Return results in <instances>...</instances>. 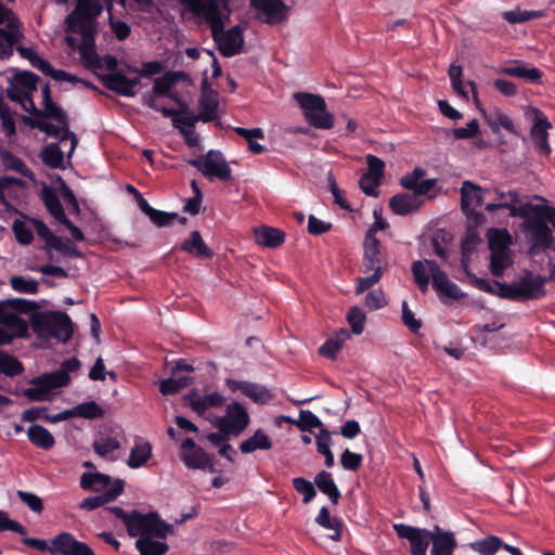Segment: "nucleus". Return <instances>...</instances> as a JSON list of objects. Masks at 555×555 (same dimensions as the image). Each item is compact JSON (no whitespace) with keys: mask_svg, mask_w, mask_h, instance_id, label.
Returning a JSON list of instances; mask_svg holds the SVG:
<instances>
[{"mask_svg":"<svg viewBox=\"0 0 555 555\" xmlns=\"http://www.w3.org/2000/svg\"><path fill=\"white\" fill-rule=\"evenodd\" d=\"M509 203L487 204L485 210L489 214L500 209H507L511 217H520L524 219V230L529 234L531 242L530 253L534 254V249H550L554 246V237L550 227L547 225L550 216V207L544 205H533L525 203L520 206V196L517 192H509Z\"/></svg>","mask_w":555,"mask_h":555,"instance_id":"obj_1","label":"nucleus"},{"mask_svg":"<svg viewBox=\"0 0 555 555\" xmlns=\"http://www.w3.org/2000/svg\"><path fill=\"white\" fill-rule=\"evenodd\" d=\"M107 509L124 522L130 537L165 539L168 534L173 533L172 525L163 520L157 512L142 514L134 509L127 513L119 506H112Z\"/></svg>","mask_w":555,"mask_h":555,"instance_id":"obj_2","label":"nucleus"},{"mask_svg":"<svg viewBox=\"0 0 555 555\" xmlns=\"http://www.w3.org/2000/svg\"><path fill=\"white\" fill-rule=\"evenodd\" d=\"M361 269L366 276H359L356 280V294H362L375 286L388 270L386 253L383 250L379 240L363 241V256Z\"/></svg>","mask_w":555,"mask_h":555,"instance_id":"obj_3","label":"nucleus"},{"mask_svg":"<svg viewBox=\"0 0 555 555\" xmlns=\"http://www.w3.org/2000/svg\"><path fill=\"white\" fill-rule=\"evenodd\" d=\"M33 331L39 338L68 341L74 333L69 315L61 311L34 312L30 317Z\"/></svg>","mask_w":555,"mask_h":555,"instance_id":"obj_4","label":"nucleus"},{"mask_svg":"<svg viewBox=\"0 0 555 555\" xmlns=\"http://www.w3.org/2000/svg\"><path fill=\"white\" fill-rule=\"evenodd\" d=\"M547 283V278L541 274L533 275L529 270H526L524 275L514 283H503L494 281L499 287V296L513 301L537 300L545 296L544 286Z\"/></svg>","mask_w":555,"mask_h":555,"instance_id":"obj_5","label":"nucleus"},{"mask_svg":"<svg viewBox=\"0 0 555 555\" xmlns=\"http://www.w3.org/2000/svg\"><path fill=\"white\" fill-rule=\"evenodd\" d=\"M310 126L319 129L333 127V116L326 111V103L319 94L297 92L294 94Z\"/></svg>","mask_w":555,"mask_h":555,"instance_id":"obj_6","label":"nucleus"},{"mask_svg":"<svg viewBox=\"0 0 555 555\" xmlns=\"http://www.w3.org/2000/svg\"><path fill=\"white\" fill-rule=\"evenodd\" d=\"M99 0H77L75 9L65 18L67 33H83V29L96 31L95 20L102 13Z\"/></svg>","mask_w":555,"mask_h":555,"instance_id":"obj_7","label":"nucleus"},{"mask_svg":"<svg viewBox=\"0 0 555 555\" xmlns=\"http://www.w3.org/2000/svg\"><path fill=\"white\" fill-rule=\"evenodd\" d=\"M188 164L209 180L214 178L221 181L232 180V170L220 151L210 150L199 158L190 159Z\"/></svg>","mask_w":555,"mask_h":555,"instance_id":"obj_8","label":"nucleus"},{"mask_svg":"<svg viewBox=\"0 0 555 555\" xmlns=\"http://www.w3.org/2000/svg\"><path fill=\"white\" fill-rule=\"evenodd\" d=\"M192 14L204 17L209 24L212 39H217L224 30V22L217 0H178Z\"/></svg>","mask_w":555,"mask_h":555,"instance_id":"obj_9","label":"nucleus"},{"mask_svg":"<svg viewBox=\"0 0 555 555\" xmlns=\"http://www.w3.org/2000/svg\"><path fill=\"white\" fill-rule=\"evenodd\" d=\"M21 24L12 10L0 3V59H10L13 47L22 37Z\"/></svg>","mask_w":555,"mask_h":555,"instance_id":"obj_10","label":"nucleus"},{"mask_svg":"<svg viewBox=\"0 0 555 555\" xmlns=\"http://www.w3.org/2000/svg\"><path fill=\"white\" fill-rule=\"evenodd\" d=\"M250 417L246 408L240 402L227 405L225 415L217 420V427L225 435L238 436L249 425Z\"/></svg>","mask_w":555,"mask_h":555,"instance_id":"obj_11","label":"nucleus"},{"mask_svg":"<svg viewBox=\"0 0 555 555\" xmlns=\"http://www.w3.org/2000/svg\"><path fill=\"white\" fill-rule=\"evenodd\" d=\"M393 530L399 538L409 541L411 555H427L430 530L405 524H395Z\"/></svg>","mask_w":555,"mask_h":555,"instance_id":"obj_12","label":"nucleus"},{"mask_svg":"<svg viewBox=\"0 0 555 555\" xmlns=\"http://www.w3.org/2000/svg\"><path fill=\"white\" fill-rule=\"evenodd\" d=\"M425 262L431 275L433 287L439 295L455 300H460L464 297V293H462L460 287L449 279L443 270H441L437 261L425 259Z\"/></svg>","mask_w":555,"mask_h":555,"instance_id":"obj_13","label":"nucleus"},{"mask_svg":"<svg viewBox=\"0 0 555 555\" xmlns=\"http://www.w3.org/2000/svg\"><path fill=\"white\" fill-rule=\"evenodd\" d=\"M51 555H95L85 543L69 532H61L51 540Z\"/></svg>","mask_w":555,"mask_h":555,"instance_id":"obj_14","label":"nucleus"},{"mask_svg":"<svg viewBox=\"0 0 555 555\" xmlns=\"http://www.w3.org/2000/svg\"><path fill=\"white\" fill-rule=\"evenodd\" d=\"M101 82L108 90L121 96L132 98L137 94L135 88L141 83L139 77L128 78L121 72L102 75Z\"/></svg>","mask_w":555,"mask_h":555,"instance_id":"obj_15","label":"nucleus"},{"mask_svg":"<svg viewBox=\"0 0 555 555\" xmlns=\"http://www.w3.org/2000/svg\"><path fill=\"white\" fill-rule=\"evenodd\" d=\"M143 104L151 109L160 113L164 117H171L172 125L181 132L182 129H194L195 124L201 119L193 113L181 116L173 108L162 106L152 95H143Z\"/></svg>","mask_w":555,"mask_h":555,"instance_id":"obj_16","label":"nucleus"},{"mask_svg":"<svg viewBox=\"0 0 555 555\" xmlns=\"http://www.w3.org/2000/svg\"><path fill=\"white\" fill-rule=\"evenodd\" d=\"M244 30L241 25H235L230 29L223 31L215 42L218 44V50L224 57H232L242 52L244 44Z\"/></svg>","mask_w":555,"mask_h":555,"instance_id":"obj_17","label":"nucleus"},{"mask_svg":"<svg viewBox=\"0 0 555 555\" xmlns=\"http://www.w3.org/2000/svg\"><path fill=\"white\" fill-rule=\"evenodd\" d=\"M225 385L232 392L241 391L257 404H267L273 397L267 387L257 383L228 378Z\"/></svg>","mask_w":555,"mask_h":555,"instance_id":"obj_18","label":"nucleus"},{"mask_svg":"<svg viewBox=\"0 0 555 555\" xmlns=\"http://www.w3.org/2000/svg\"><path fill=\"white\" fill-rule=\"evenodd\" d=\"M481 186L465 180L461 186V208L467 217L480 218L481 214L475 211V208L483 202V193H488Z\"/></svg>","mask_w":555,"mask_h":555,"instance_id":"obj_19","label":"nucleus"},{"mask_svg":"<svg viewBox=\"0 0 555 555\" xmlns=\"http://www.w3.org/2000/svg\"><path fill=\"white\" fill-rule=\"evenodd\" d=\"M429 540L433 544L430 551L431 555H453L454 551L457 548L455 533L450 530H444L438 525H435L430 530Z\"/></svg>","mask_w":555,"mask_h":555,"instance_id":"obj_20","label":"nucleus"},{"mask_svg":"<svg viewBox=\"0 0 555 555\" xmlns=\"http://www.w3.org/2000/svg\"><path fill=\"white\" fill-rule=\"evenodd\" d=\"M251 8L264 14V23L273 25L284 22L288 8L282 0H250Z\"/></svg>","mask_w":555,"mask_h":555,"instance_id":"obj_21","label":"nucleus"},{"mask_svg":"<svg viewBox=\"0 0 555 555\" xmlns=\"http://www.w3.org/2000/svg\"><path fill=\"white\" fill-rule=\"evenodd\" d=\"M208 456L209 454L198 447L192 438L182 441L180 459L188 468H204L208 464Z\"/></svg>","mask_w":555,"mask_h":555,"instance_id":"obj_22","label":"nucleus"},{"mask_svg":"<svg viewBox=\"0 0 555 555\" xmlns=\"http://www.w3.org/2000/svg\"><path fill=\"white\" fill-rule=\"evenodd\" d=\"M534 114L535 118L530 131L531 139L535 145V149L540 153L548 155L551 153V147L547 142V130L552 127V125L548 121L547 117L540 109H535Z\"/></svg>","mask_w":555,"mask_h":555,"instance_id":"obj_23","label":"nucleus"},{"mask_svg":"<svg viewBox=\"0 0 555 555\" xmlns=\"http://www.w3.org/2000/svg\"><path fill=\"white\" fill-rule=\"evenodd\" d=\"M125 490V481L122 479H115L112 487L100 495L89 496L83 499L78 507L85 511H94L106 503L115 501Z\"/></svg>","mask_w":555,"mask_h":555,"instance_id":"obj_24","label":"nucleus"},{"mask_svg":"<svg viewBox=\"0 0 555 555\" xmlns=\"http://www.w3.org/2000/svg\"><path fill=\"white\" fill-rule=\"evenodd\" d=\"M82 37V41L78 47L80 56L87 68H101L102 61L95 51V34L85 28L83 33H78Z\"/></svg>","mask_w":555,"mask_h":555,"instance_id":"obj_25","label":"nucleus"},{"mask_svg":"<svg viewBox=\"0 0 555 555\" xmlns=\"http://www.w3.org/2000/svg\"><path fill=\"white\" fill-rule=\"evenodd\" d=\"M500 73L511 77L522 78L531 83H539L542 78V72L537 67H526L525 63L520 60L508 61Z\"/></svg>","mask_w":555,"mask_h":555,"instance_id":"obj_26","label":"nucleus"},{"mask_svg":"<svg viewBox=\"0 0 555 555\" xmlns=\"http://www.w3.org/2000/svg\"><path fill=\"white\" fill-rule=\"evenodd\" d=\"M184 401L193 411L201 415L209 408L221 406L224 402V398L217 391L199 397L196 390H192L184 397Z\"/></svg>","mask_w":555,"mask_h":555,"instance_id":"obj_27","label":"nucleus"},{"mask_svg":"<svg viewBox=\"0 0 555 555\" xmlns=\"http://www.w3.org/2000/svg\"><path fill=\"white\" fill-rule=\"evenodd\" d=\"M43 109H39L36 107L34 101H30V108L28 113L33 118L41 119V118H50L54 119L59 125L69 126L67 114L64 109L55 104L53 101L42 103Z\"/></svg>","mask_w":555,"mask_h":555,"instance_id":"obj_28","label":"nucleus"},{"mask_svg":"<svg viewBox=\"0 0 555 555\" xmlns=\"http://www.w3.org/2000/svg\"><path fill=\"white\" fill-rule=\"evenodd\" d=\"M422 204V199L410 193L397 194L389 199V208L399 216H405L417 210Z\"/></svg>","mask_w":555,"mask_h":555,"instance_id":"obj_29","label":"nucleus"},{"mask_svg":"<svg viewBox=\"0 0 555 555\" xmlns=\"http://www.w3.org/2000/svg\"><path fill=\"white\" fill-rule=\"evenodd\" d=\"M180 248L199 259H210L214 257V251L204 242L198 231H192L190 237L181 244Z\"/></svg>","mask_w":555,"mask_h":555,"instance_id":"obj_30","label":"nucleus"},{"mask_svg":"<svg viewBox=\"0 0 555 555\" xmlns=\"http://www.w3.org/2000/svg\"><path fill=\"white\" fill-rule=\"evenodd\" d=\"M184 76L183 72H167L162 77L154 80V86L151 93L145 95H152L156 101V98H162L170 94L172 87L182 79Z\"/></svg>","mask_w":555,"mask_h":555,"instance_id":"obj_31","label":"nucleus"},{"mask_svg":"<svg viewBox=\"0 0 555 555\" xmlns=\"http://www.w3.org/2000/svg\"><path fill=\"white\" fill-rule=\"evenodd\" d=\"M256 242L269 248H276L285 241V233L282 230L269 225H261L255 229Z\"/></svg>","mask_w":555,"mask_h":555,"instance_id":"obj_32","label":"nucleus"},{"mask_svg":"<svg viewBox=\"0 0 555 555\" xmlns=\"http://www.w3.org/2000/svg\"><path fill=\"white\" fill-rule=\"evenodd\" d=\"M314 483L318 489L326 494L333 504H338L341 493L335 483L332 474L326 470H321L314 477Z\"/></svg>","mask_w":555,"mask_h":555,"instance_id":"obj_33","label":"nucleus"},{"mask_svg":"<svg viewBox=\"0 0 555 555\" xmlns=\"http://www.w3.org/2000/svg\"><path fill=\"white\" fill-rule=\"evenodd\" d=\"M31 384L36 387L27 388L24 390V395L30 401L48 400V393L55 389V387H52V380L49 379L48 373L34 378Z\"/></svg>","mask_w":555,"mask_h":555,"instance_id":"obj_34","label":"nucleus"},{"mask_svg":"<svg viewBox=\"0 0 555 555\" xmlns=\"http://www.w3.org/2000/svg\"><path fill=\"white\" fill-rule=\"evenodd\" d=\"M31 384L36 387L27 388L24 390V395L30 401L48 400V393L55 389V387H52V380L49 379L48 373L34 378Z\"/></svg>","mask_w":555,"mask_h":555,"instance_id":"obj_35","label":"nucleus"},{"mask_svg":"<svg viewBox=\"0 0 555 555\" xmlns=\"http://www.w3.org/2000/svg\"><path fill=\"white\" fill-rule=\"evenodd\" d=\"M29 441L42 450H51L55 444L53 435L43 426L34 424L27 429Z\"/></svg>","mask_w":555,"mask_h":555,"instance_id":"obj_36","label":"nucleus"},{"mask_svg":"<svg viewBox=\"0 0 555 555\" xmlns=\"http://www.w3.org/2000/svg\"><path fill=\"white\" fill-rule=\"evenodd\" d=\"M217 93L201 94L198 105L199 113L196 115L201 121L210 122L218 118L219 102Z\"/></svg>","mask_w":555,"mask_h":555,"instance_id":"obj_37","label":"nucleus"},{"mask_svg":"<svg viewBox=\"0 0 555 555\" xmlns=\"http://www.w3.org/2000/svg\"><path fill=\"white\" fill-rule=\"evenodd\" d=\"M0 324L4 325L14 337H26L28 323L16 313L9 310L0 312Z\"/></svg>","mask_w":555,"mask_h":555,"instance_id":"obj_38","label":"nucleus"},{"mask_svg":"<svg viewBox=\"0 0 555 555\" xmlns=\"http://www.w3.org/2000/svg\"><path fill=\"white\" fill-rule=\"evenodd\" d=\"M271 448L272 441L262 429H257L251 437L240 444V450L244 454L253 453L257 450H270Z\"/></svg>","mask_w":555,"mask_h":555,"instance_id":"obj_39","label":"nucleus"},{"mask_svg":"<svg viewBox=\"0 0 555 555\" xmlns=\"http://www.w3.org/2000/svg\"><path fill=\"white\" fill-rule=\"evenodd\" d=\"M41 199L49 214L57 222L63 221L67 217L60 198L52 189L44 186L41 192Z\"/></svg>","mask_w":555,"mask_h":555,"instance_id":"obj_40","label":"nucleus"},{"mask_svg":"<svg viewBox=\"0 0 555 555\" xmlns=\"http://www.w3.org/2000/svg\"><path fill=\"white\" fill-rule=\"evenodd\" d=\"M487 237L490 251H509L512 235L506 229H489Z\"/></svg>","mask_w":555,"mask_h":555,"instance_id":"obj_41","label":"nucleus"},{"mask_svg":"<svg viewBox=\"0 0 555 555\" xmlns=\"http://www.w3.org/2000/svg\"><path fill=\"white\" fill-rule=\"evenodd\" d=\"M479 109L482 113L486 122L494 133H498L500 131V127L504 128L511 133H516L513 120L502 111L496 109L495 113L492 115L487 114V112L483 108Z\"/></svg>","mask_w":555,"mask_h":555,"instance_id":"obj_42","label":"nucleus"},{"mask_svg":"<svg viewBox=\"0 0 555 555\" xmlns=\"http://www.w3.org/2000/svg\"><path fill=\"white\" fill-rule=\"evenodd\" d=\"M0 159L2 162L3 167L7 170L15 171L28 179L34 178L33 171L26 166V164L15 156L12 152L8 150L0 151Z\"/></svg>","mask_w":555,"mask_h":555,"instance_id":"obj_43","label":"nucleus"},{"mask_svg":"<svg viewBox=\"0 0 555 555\" xmlns=\"http://www.w3.org/2000/svg\"><path fill=\"white\" fill-rule=\"evenodd\" d=\"M315 522L321 527L330 530H334V533L330 535L333 541H340L343 524L337 517H331L330 511L326 506H322Z\"/></svg>","mask_w":555,"mask_h":555,"instance_id":"obj_44","label":"nucleus"},{"mask_svg":"<svg viewBox=\"0 0 555 555\" xmlns=\"http://www.w3.org/2000/svg\"><path fill=\"white\" fill-rule=\"evenodd\" d=\"M38 307L39 306L35 300L24 298L0 300V312L11 309V312L14 313H34L36 312Z\"/></svg>","mask_w":555,"mask_h":555,"instance_id":"obj_45","label":"nucleus"},{"mask_svg":"<svg viewBox=\"0 0 555 555\" xmlns=\"http://www.w3.org/2000/svg\"><path fill=\"white\" fill-rule=\"evenodd\" d=\"M135 547L140 555H165L169 550L167 543L152 540V537L139 538Z\"/></svg>","mask_w":555,"mask_h":555,"instance_id":"obj_46","label":"nucleus"},{"mask_svg":"<svg viewBox=\"0 0 555 555\" xmlns=\"http://www.w3.org/2000/svg\"><path fill=\"white\" fill-rule=\"evenodd\" d=\"M72 417H82L86 420L102 418L105 411L95 401L82 402L70 409Z\"/></svg>","mask_w":555,"mask_h":555,"instance_id":"obj_47","label":"nucleus"},{"mask_svg":"<svg viewBox=\"0 0 555 555\" xmlns=\"http://www.w3.org/2000/svg\"><path fill=\"white\" fill-rule=\"evenodd\" d=\"M152 456V444L150 442L135 444L131 451L127 465L130 468H139L143 466Z\"/></svg>","mask_w":555,"mask_h":555,"instance_id":"obj_48","label":"nucleus"},{"mask_svg":"<svg viewBox=\"0 0 555 555\" xmlns=\"http://www.w3.org/2000/svg\"><path fill=\"white\" fill-rule=\"evenodd\" d=\"M42 163L53 169L64 167V154L57 143L47 145L41 154Z\"/></svg>","mask_w":555,"mask_h":555,"instance_id":"obj_49","label":"nucleus"},{"mask_svg":"<svg viewBox=\"0 0 555 555\" xmlns=\"http://www.w3.org/2000/svg\"><path fill=\"white\" fill-rule=\"evenodd\" d=\"M193 383V378L190 376H173L160 382L159 391L164 396L178 393L181 389L188 387Z\"/></svg>","mask_w":555,"mask_h":555,"instance_id":"obj_50","label":"nucleus"},{"mask_svg":"<svg viewBox=\"0 0 555 555\" xmlns=\"http://www.w3.org/2000/svg\"><path fill=\"white\" fill-rule=\"evenodd\" d=\"M503 540L496 535H488L487 538L470 543V548L480 555H495L502 548Z\"/></svg>","mask_w":555,"mask_h":555,"instance_id":"obj_51","label":"nucleus"},{"mask_svg":"<svg viewBox=\"0 0 555 555\" xmlns=\"http://www.w3.org/2000/svg\"><path fill=\"white\" fill-rule=\"evenodd\" d=\"M512 263L509 251H491L490 272L493 276L501 278Z\"/></svg>","mask_w":555,"mask_h":555,"instance_id":"obj_52","label":"nucleus"},{"mask_svg":"<svg viewBox=\"0 0 555 555\" xmlns=\"http://www.w3.org/2000/svg\"><path fill=\"white\" fill-rule=\"evenodd\" d=\"M24 372L23 363L14 356L0 351V374L15 377Z\"/></svg>","mask_w":555,"mask_h":555,"instance_id":"obj_53","label":"nucleus"},{"mask_svg":"<svg viewBox=\"0 0 555 555\" xmlns=\"http://www.w3.org/2000/svg\"><path fill=\"white\" fill-rule=\"evenodd\" d=\"M461 269L465 273V275L468 278L470 284L478 289L486 292L488 294H495L494 288L490 284V282L482 278H477L474 273L469 271V258L468 255H463L461 258Z\"/></svg>","mask_w":555,"mask_h":555,"instance_id":"obj_54","label":"nucleus"},{"mask_svg":"<svg viewBox=\"0 0 555 555\" xmlns=\"http://www.w3.org/2000/svg\"><path fill=\"white\" fill-rule=\"evenodd\" d=\"M348 333L346 331L341 332V337H333L328 338L319 349V353L323 357H326L331 360L336 359L338 352L343 348V344L345 339L348 337Z\"/></svg>","mask_w":555,"mask_h":555,"instance_id":"obj_55","label":"nucleus"},{"mask_svg":"<svg viewBox=\"0 0 555 555\" xmlns=\"http://www.w3.org/2000/svg\"><path fill=\"white\" fill-rule=\"evenodd\" d=\"M11 287L22 294H37L39 291L38 282L33 278H25L23 275H13L10 279Z\"/></svg>","mask_w":555,"mask_h":555,"instance_id":"obj_56","label":"nucleus"},{"mask_svg":"<svg viewBox=\"0 0 555 555\" xmlns=\"http://www.w3.org/2000/svg\"><path fill=\"white\" fill-rule=\"evenodd\" d=\"M425 266V261L423 262L421 260H415L411 267L414 282L417 284L422 293H426L428 291V285L431 278L430 273H427Z\"/></svg>","mask_w":555,"mask_h":555,"instance_id":"obj_57","label":"nucleus"},{"mask_svg":"<svg viewBox=\"0 0 555 555\" xmlns=\"http://www.w3.org/2000/svg\"><path fill=\"white\" fill-rule=\"evenodd\" d=\"M33 223L35 225L38 236L46 242V246L43 247V249L47 251L49 259H51L52 255L50 254V250L56 242V240L59 238V236L55 235L43 221L39 219H33Z\"/></svg>","mask_w":555,"mask_h":555,"instance_id":"obj_58","label":"nucleus"},{"mask_svg":"<svg viewBox=\"0 0 555 555\" xmlns=\"http://www.w3.org/2000/svg\"><path fill=\"white\" fill-rule=\"evenodd\" d=\"M543 16V13L541 11H521L519 9L506 11L503 13V18L511 23V24H517V23H525L531 20L540 18Z\"/></svg>","mask_w":555,"mask_h":555,"instance_id":"obj_59","label":"nucleus"},{"mask_svg":"<svg viewBox=\"0 0 555 555\" xmlns=\"http://www.w3.org/2000/svg\"><path fill=\"white\" fill-rule=\"evenodd\" d=\"M24 124L28 125L33 129H39L52 138H59L62 130V125L54 126L47 121H42L33 117L23 116Z\"/></svg>","mask_w":555,"mask_h":555,"instance_id":"obj_60","label":"nucleus"},{"mask_svg":"<svg viewBox=\"0 0 555 555\" xmlns=\"http://www.w3.org/2000/svg\"><path fill=\"white\" fill-rule=\"evenodd\" d=\"M301 431H310L312 428L323 427L322 421L309 410L299 412V420L294 422Z\"/></svg>","mask_w":555,"mask_h":555,"instance_id":"obj_61","label":"nucleus"},{"mask_svg":"<svg viewBox=\"0 0 555 555\" xmlns=\"http://www.w3.org/2000/svg\"><path fill=\"white\" fill-rule=\"evenodd\" d=\"M39 79L38 75L29 70L20 72L14 76L15 85L23 90L26 89L30 94L37 90Z\"/></svg>","mask_w":555,"mask_h":555,"instance_id":"obj_62","label":"nucleus"},{"mask_svg":"<svg viewBox=\"0 0 555 555\" xmlns=\"http://www.w3.org/2000/svg\"><path fill=\"white\" fill-rule=\"evenodd\" d=\"M293 486L298 493L302 494V502L305 504L310 503L317 495V491L313 483L305 479L304 477L294 478Z\"/></svg>","mask_w":555,"mask_h":555,"instance_id":"obj_63","label":"nucleus"},{"mask_svg":"<svg viewBox=\"0 0 555 555\" xmlns=\"http://www.w3.org/2000/svg\"><path fill=\"white\" fill-rule=\"evenodd\" d=\"M366 317L364 312L358 307H351L347 313V321L352 330V333L360 335L364 330Z\"/></svg>","mask_w":555,"mask_h":555,"instance_id":"obj_64","label":"nucleus"}]
</instances>
